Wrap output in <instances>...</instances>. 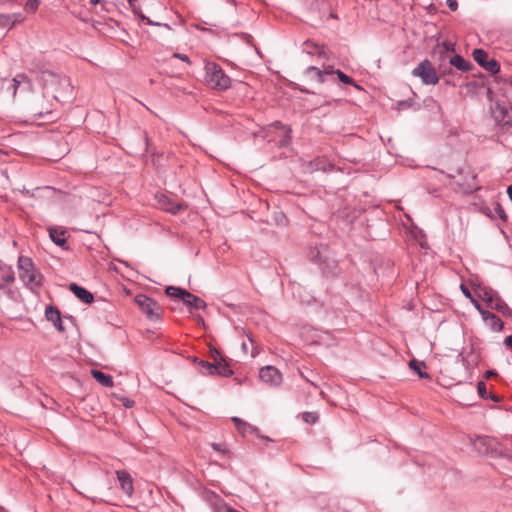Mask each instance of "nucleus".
<instances>
[{
  "label": "nucleus",
  "instance_id": "nucleus-1",
  "mask_svg": "<svg viewBox=\"0 0 512 512\" xmlns=\"http://www.w3.org/2000/svg\"><path fill=\"white\" fill-rule=\"evenodd\" d=\"M17 266L20 280L28 289L36 292L43 284V275L36 269L32 259L27 256H20Z\"/></svg>",
  "mask_w": 512,
  "mask_h": 512
},
{
  "label": "nucleus",
  "instance_id": "nucleus-2",
  "mask_svg": "<svg viewBox=\"0 0 512 512\" xmlns=\"http://www.w3.org/2000/svg\"><path fill=\"white\" fill-rule=\"evenodd\" d=\"M205 81L211 88L218 90H227L231 86L229 76L214 62L205 65Z\"/></svg>",
  "mask_w": 512,
  "mask_h": 512
},
{
  "label": "nucleus",
  "instance_id": "nucleus-3",
  "mask_svg": "<svg viewBox=\"0 0 512 512\" xmlns=\"http://www.w3.org/2000/svg\"><path fill=\"white\" fill-rule=\"evenodd\" d=\"M491 115L497 125L510 127L512 125V101L495 99L490 106Z\"/></svg>",
  "mask_w": 512,
  "mask_h": 512
},
{
  "label": "nucleus",
  "instance_id": "nucleus-4",
  "mask_svg": "<svg viewBox=\"0 0 512 512\" xmlns=\"http://www.w3.org/2000/svg\"><path fill=\"white\" fill-rule=\"evenodd\" d=\"M32 83L25 74H18L13 79H3L0 82V90L16 96L17 91L20 93H28L31 91Z\"/></svg>",
  "mask_w": 512,
  "mask_h": 512
},
{
  "label": "nucleus",
  "instance_id": "nucleus-5",
  "mask_svg": "<svg viewBox=\"0 0 512 512\" xmlns=\"http://www.w3.org/2000/svg\"><path fill=\"white\" fill-rule=\"evenodd\" d=\"M134 301L149 320L157 321L161 318L162 309L154 299L138 294Z\"/></svg>",
  "mask_w": 512,
  "mask_h": 512
},
{
  "label": "nucleus",
  "instance_id": "nucleus-6",
  "mask_svg": "<svg viewBox=\"0 0 512 512\" xmlns=\"http://www.w3.org/2000/svg\"><path fill=\"white\" fill-rule=\"evenodd\" d=\"M41 80L45 89L52 90V95L55 99H57V93L60 90H66L70 88V83L67 78L61 77L51 71H43Z\"/></svg>",
  "mask_w": 512,
  "mask_h": 512
},
{
  "label": "nucleus",
  "instance_id": "nucleus-7",
  "mask_svg": "<svg viewBox=\"0 0 512 512\" xmlns=\"http://www.w3.org/2000/svg\"><path fill=\"white\" fill-rule=\"evenodd\" d=\"M412 75L421 79L425 85H435L439 81V77L435 68L429 60H423L412 71Z\"/></svg>",
  "mask_w": 512,
  "mask_h": 512
},
{
  "label": "nucleus",
  "instance_id": "nucleus-8",
  "mask_svg": "<svg viewBox=\"0 0 512 512\" xmlns=\"http://www.w3.org/2000/svg\"><path fill=\"white\" fill-rule=\"evenodd\" d=\"M44 95H33L31 96L26 103V111L29 115L34 118L43 117L46 114L51 113L50 106L48 102L45 101Z\"/></svg>",
  "mask_w": 512,
  "mask_h": 512
},
{
  "label": "nucleus",
  "instance_id": "nucleus-9",
  "mask_svg": "<svg viewBox=\"0 0 512 512\" xmlns=\"http://www.w3.org/2000/svg\"><path fill=\"white\" fill-rule=\"evenodd\" d=\"M474 60L485 70L496 74L500 70V64L493 58H489L488 53L483 49H475L473 51Z\"/></svg>",
  "mask_w": 512,
  "mask_h": 512
},
{
  "label": "nucleus",
  "instance_id": "nucleus-10",
  "mask_svg": "<svg viewBox=\"0 0 512 512\" xmlns=\"http://www.w3.org/2000/svg\"><path fill=\"white\" fill-rule=\"evenodd\" d=\"M259 377L264 383L273 387H277L282 383V374L274 366L262 367L259 371Z\"/></svg>",
  "mask_w": 512,
  "mask_h": 512
},
{
  "label": "nucleus",
  "instance_id": "nucleus-11",
  "mask_svg": "<svg viewBox=\"0 0 512 512\" xmlns=\"http://www.w3.org/2000/svg\"><path fill=\"white\" fill-rule=\"evenodd\" d=\"M304 74L311 81H315L317 83H324L327 80L328 76L334 75V69L332 68V66L324 67L323 70L314 66H309L308 68L305 69Z\"/></svg>",
  "mask_w": 512,
  "mask_h": 512
},
{
  "label": "nucleus",
  "instance_id": "nucleus-12",
  "mask_svg": "<svg viewBox=\"0 0 512 512\" xmlns=\"http://www.w3.org/2000/svg\"><path fill=\"white\" fill-rule=\"evenodd\" d=\"M116 476L119 481L120 487L122 491L128 495L132 496L134 492L133 479L129 472L126 470H117Z\"/></svg>",
  "mask_w": 512,
  "mask_h": 512
},
{
  "label": "nucleus",
  "instance_id": "nucleus-13",
  "mask_svg": "<svg viewBox=\"0 0 512 512\" xmlns=\"http://www.w3.org/2000/svg\"><path fill=\"white\" fill-rule=\"evenodd\" d=\"M45 317L47 321L53 323L59 332H64L65 328L62 324L61 313L58 308L51 305L47 306L45 309Z\"/></svg>",
  "mask_w": 512,
  "mask_h": 512
},
{
  "label": "nucleus",
  "instance_id": "nucleus-14",
  "mask_svg": "<svg viewBox=\"0 0 512 512\" xmlns=\"http://www.w3.org/2000/svg\"><path fill=\"white\" fill-rule=\"evenodd\" d=\"M15 281L14 271L11 266L0 261V289Z\"/></svg>",
  "mask_w": 512,
  "mask_h": 512
},
{
  "label": "nucleus",
  "instance_id": "nucleus-15",
  "mask_svg": "<svg viewBox=\"0 0 512 512\" xmlns=\"http://www.w3.org/2000/svg\"><path fill=\"white\" fill-rule=\"evenodd\" d=\"M69 289L75 294V296L80 299L85 304H90L94 300V296L87 289L77 285L76 283H71L69 285Z\"/></svg>",
  "mask_w": 512,
  "mask_h": 512
},
{
  "label": "nucleus",
  "instance_id": "nucleus-16",
  "mask_svg": "<svg viewBox=\"0 0 512 512\" xmlns=\"http://www.w3.org/2000/svg\"><path fill=\"white\" fill-rule=\"evenodd\" d=\"M493 300L487 303V306L490 309L496 310L497 312L503 314L504 316H511L512 310L511 308L501 299V297L497 294L492 298Z\"/></svg>",
  "mask_w": 512,
  "mask_h": 512
},
{
  "label": "nucleus",
  "instance_id": "nucleus-17",
  "mask_svg": "<svg viewBox=\"0 0 512 512\" xmlns=\"http://www.w3.org/2000/svg\"><path fill=\"white\" fill-rule=\"evenodd\" d=\"M474 292L476 296L480 298L482 301H484L486 304L491 302L493 300L492 298L498 294L492 288L482 284L475 285Z\"/></svg>",
  "mask_w": 512,
  "mask_h": 512
},
{
  "label": "nucleus",
  "instance_id": "nucleus-18",
  "mask_svg": "<svg viewBox=\"0 0 512 512\" xmlns=\"http://www.w3.org/2000/svg\"><path fill=\"white\" fill-rule=\"evenodd\" d=\"M482 319L490 327V329L495 332L501 331L504 327L503 321L498 316L489 311L482 313Z\"/></svg>",
  "mask_w": 512,
  "mask_h": 512
},
{
  "label": "nucleus",
  "instance_id": "nucleus-19",
  "mask_svg": "<svg viewBox=\"0 0 512 512\" xmlns=\"http://www.w3.org/2000/svg\"><path fill=\"white\" fill-rule=\"evenodd\" d=\"M183 303L188 307L194 308L196 310H202L205 309L206 307V303L204 300L190 293L189 291L186 292L185 297L183 298Z\"/></svg>",
  "mask_w": 512,
  "mask_h": 512
},
{
  "label": "nucleus",
  "instance_id": "nucleus-20",
  "mask_svg": "<svg viewBox=\"0 0 512 512\" xmlns=\"http://www.w3.org/2000/svg\"><path fill=\"white\" fill-rule=\"evenodd\" d=\"M495 99H505L512 102V81L505 80L495 93Z\"/></svg>",
  "mask_w": 512,
  "mask_h": 512
},
{
  "label": "nucleus",
  "instance_id": "nucleus-21",
  "mask_svg": "<svg viewBox=\"0 0 512 512\" xmlns=\"http://www.w3.org/2000/svg\"><path fill=\"white\" fill-rule=\"evenodd\" d=\"M91 374L93 378L102 386L110 388L113 387L114 382L112 376L105 374L99 370L92 369Z\"/></svg>",
  "mask_w": 512,
  "mask_h": 512
},
{
  "label": "nucleus",
  "instance_id": "nucleus-22",
  "mask_svg": "<svg viewBox=\"0 0 512 512\" xmlns=\"http://www.w3.org/2000/svg\"><path fill=\"white\" fill-rule=\"evenodd\" d=\"M66 231L59 230L57 228H49V236L51 240L60 247H64L66 244Z\"/></svg>",
  "mask_w": 512,
  "mask_h": 512
},
{
  "label": "nucleus",
  "instance_id": "nucleus-23",
  "mask_svg": "<svg viewBox=\"0 0 512 512\" xmlns=\"http://www.w3.org/2000/svg\"><path fill=\"white\" fill-rule=\"evenodd\" d=\"M449 63L460 71L466 72L471 68V63L460 55H454L450 58Z\"/></svg>",
  "mask_w": 512,
  "mask_h": 512
},
{
  "label": "nucleus",
  "instance_id": "nucleus-24",
  "mask_svg": "<svg viewBox=\"0 0 512 512\" xmlns=\"http://www.w3.org/2000/svg\"><path fill=\"white\" fill-rule=\"evenodd\" d=\"M214 360L216 362L218 375L222 376H230L232 374V370L229 368L228 364L222 359L220 354L216 351V355L214 356Z\"/></svg>",
  "mask_w": 512,
  "mask_h": 512
},
{
  "label": "nucleus",
  "instance_id": "nucleus-25",
  "mask_svg": "<svg viewBox=\"0 0 512 512\" xmlns=\"http://www.w3.org/2000/svg\"><path fill=\"white\" fill-rule=\"evenodd\" d=\"M303 52H305L308 55H318L319 57H322L324 55L323 47H320L319 45L314 44L310 41H307L303 44Z\"/></svg>",
  "mask_w": 512,
  "mask_h": 512
},
{
  "label": "nucleus",
  "instance_id": "nucleus-26",
  "mask_svg": "<svg viewBox=\"0 0 512 512\" xmlns=\"http://www.w3.org/2000/svg\"><path fill=\"white\" fill-rule=\"evenodd\" d=\"M425 364L424 362H418L416 360H411L409 362V367L418 374V376L422 379H429L430 376L426 373V372H423L422 371V367H424Z\"/></svg>",
  "mask_w": 512,
  "mask_h": 512
},
{
  "label": "nucleus",
  "instance_id": "nucleus-27",
  "mask_svg": "<svg viewBox=\"0 0 512 512\" xmlns=\"http://www.w3.org/2000/svg\"><path fill=\"white\" fill-rule=\"evenodd\" d=\"M187 290L175 287V286H168L165 290V293L170 297L179 298L183 301V298L185 297Z\"/></svg>",
  "mask_w": 512,
  "mask_h": 512
},
{
  "label": "nucleus",
  "instance_id": "nucleus-28",
  "mask_svg": "<svg viewBox=\"0 0 512 512\" xmlns=\"http://www.w3.org/2000/svg\"><path fill=\"white\" fill-rule=\"evenodd\" d=\"M273 126L275 127H279L281 129H283V132H284V137L283 139L280 141V145L281 146H287L290 142V139H291V136H290V133H291V129L282 125L281 122H278L276 121Z\"/></svg>",
  "mask_w": 512,
  "mask_h": 512
},
{
  "label": "nucleus",
  "instance_id": "nucleus-29",
  "mask_svg": "<svg viewBox=\"0 0 512 512\" xmlns=\"http://www.w3.org/2000/svg\"><path fill=\"white\" fill-rule=\"evenodd\" d=\"M334 74L337 75L338 79L344 83V84H349V85H353L356 89H360V86L357 85L353 79L351 77H349L348 75H346L345 73H343L341 70H334Z\"/></svg>",
  "mask_w": 512,
  "mask_h": 512
},
{
  "label": "nucleus",
  "instance_id": "nucleus-30",
  "mask_svg": "<svg viewBox=\"0 0 512 512\" xmlns=\"http://www.w3.org/2000/svg\"><path fill=\"white\" fill-rule=\"evenodd\" d=\"M200 365L202 368H204L207 371V374H209V375L217 374V370L219 369V367H217L216 363H209L207 361H200Z\"/></svg>",
  "mask_w": 512,
  "mask_h": 512
},
{
  "label": "nucleus",
  "instance_id": "nucleus-31",
  "mask_svg": "<svg viewBox=\"0 0 512 512\" xmlns=\"http://www.w3.org/2000/svg\"><path fill=\"white\" fill-rule=\"evenodd\" d=\"M162 208L168 212L176 214L180 210V205L171 202L170 200L165 199V202L162 204Z\"/></svg>",
  "mask_w": 512,
  "mask_h": 512
},
{
  "label": "nucleus",
  "instance_id": "nucleus-32",
  "mask_svg": "<svg viewBox=\"0 0 512 512\" xmlns=\"http://www.w3.org/2000/svg\"><path fill=\"white\" fill-rule=\"evenodd\" d=\"M39 5H40L39 0H27V2L25 3V9L28 12L34 13L37 11Z\"/></svg>",
  "mask_w": 512,
  "mask_h": 512
},
{
  "label": "nucleus",
  "instance_id": "nucleus-33",
  "mask_svg": "<svg viewBox=\"0 0 512 512\" xmlns=\"http://www.w3.org/2000/svg\"><path fill=\"white\" fill-rule=\"evenodd\" d=\"M10 18V28L14 27L16 24L21 23L24 21V17L21 13H13V14H7Z\"/></svg>",
  "mask_w": 512,
  "mask_h": 512
},
{
  "label": "nucleus",
  "instance_id": "nucleus-34",
  "mask_svg": "<svg viewBox=\"0 0 512 512\" xmlns=\"http://www.w3.org/2000/svg\"><path fill=\"white\" fill-rule=\"evenodd\" d=\"M302 418H303V420L306 423L314 424L318 420V415L316 413H313V412H304L302 414Z\"/></svg>",
  "mask_w": 512,
  "mask_h": 512
},
{
  "label": "nucleus",
  "instance_id": "nucleus-35",
  "mask_svg": "<svg viewBox=\"0 0 512 512\" xmlns=\"http://www.w3.org/2000/svg\"><path fill=\"white\" fill-rule=\"evenodd\" d=\"M477 390H478L479 395L483 399H487L489 397V393L487 391L486 384L484 382H482V381L478 382Z\"/></svg>",
  "mask_w": 512,
  "mask_h": 512
},
{
  "label": "nucleus",
  "instance_id": "nucleus-36",
  "mask_svg": "<svg viewBox=\"0 0 512 512\" xmlns=\"http://www.w3.org/2000/svg\"><path fill=\"white\" fill-rule=\"evenodd\" d=\"M10 18L7 14H0V29L10 28Z\"/></svg>",
  "mask_w": 512,
  "mask_h": 512
},
{
  "label": "nucleus",
  "instance_id": "nucleus-37",
  "mask_svg": "<svg viewBox=\"0 0 512 512\" xmlns=\"http://www.w3.org/2000/svg\"><path fill=\"white\" fill-rule=\"evenodd\" d=\"M494 211L496 213V215L502 220V221H506L507 220V215L503 209V207L500 205V204H497L496 207L494 208Z\"/></svg>",
  "mask_w": 512,
  "mask_h": 512
},
{
  "label": "nucleus",
  "instance_id": "nucleus-38",
  "mask_svg": "<svg viewBox=\"0 0 512 512\" xmlns=\"http://www.w3.org/2000/svg\"><path fill=\"white\" fill-rule=\"evenodd\" d=\"M471 303L474 305V307L478 310V312L482 315V313H486L487 310L483 309L481 304L473 297L471 300Z\"/></svg>",
  "mask_w": 512,
  "mask_h": 512
},
{
  "label": "nucleus",
  "instance_id": "nucleus-39",
  "mask_svg": "<svg viewBox=\"0 0 512 512\" xmlns=\"http://www.w3.org/2000/svg\"><path fill=\"white\" fill-rule=\"evenodd\" d=\"M218 512H239L227 504H222L218 507Z\"/></svg>",
  "mask_w": 512,
  "mask_h": 512
},
{
  "label": "nucleus",
  "instance_id": "nucleus-40",
  "mask_svg": "<svg viewBox=\"0 0 512 512\" xmlns=\"http://www.w3.org/2000/svg\"><path fill=\"white\" fill-rule=\"evenodd\" d=\"M460 289H461L462 293L465 295V297H467L469 300H471L473 298L470 290L468 289V287L466 285L461 284Z\"/></svg>",
  "mask_w": 512,
  "mask_h": 512
},
{
  "label": "nucleus",
  "instance_id": "nucleus-41",
  "mask_svg": "<svg viewBox=\"0 0 512 512\" xmlns=\"http://www.w3.org/2000/svg\"><path fill=\"white\" fill-rule=\"evenodd\" d=\"M232 421L235 423L237 430H241L243 425H246V422L242 421L238 417H233Z\"/></svg>",
  "mask_w": 512,
  "mask_h": 512
},
{
  "label": "nucleus",
  "instance_id": "nucleus-42",
  "mask_svg": "<svg viewBox=\"0 0 512 512\" xmlns=\"http://www.w3.org/2000/svg\"><path fill=\"white\" fill-rule=\"evenodd\" d=\"M446 2H447L448 7L452 11H456L457 10V8H458L457 0H446Z\"/></svg>",
  "mask_w": 512,
  "mask_h": 512
},
{
  "label": "nucleus",
  "instance_id": "nucleus-43",
  "mask_svg": "<svg viewBox=\"0 0 512 512\" xmlns=\"http://www.w3.org/2000/svg\"><path fill=\"white\" fill-rule=\"evenodd\" d=\"M238 431H239L240 433H242V434H245V433H247V432H252V431H254V428H253L250 424L246 423V425H243V426H242V429H241V430H238Z\"/></svg>",
  "mask_w": 512,
  "mask_h": 512
},
{
  "label": "nucleus",
  "instance_id": "nucleus-44",
  "mask_svg": "<svg viewBox=\"0 0 512 512\" xmlns=\"http://www.w3.org/2000/svg\"><path fill=\"white\" fill-rule=\"evenodd\" d=\"M175 58H178L184 62L190 63V59L187 55L181 54V53H174L173 55Z\"/></svg>",
  "mask_w": 512,
  "mask_h": 512
},
{
  "label": "nucleus",
  "instance_id": "nucleus-45",
  "mask_svg": "<svg viewBox=\"0 0 512 512\" xmlns=\"http://www.w3.org/2000/svg\"><path fill=\"white\" fill-rule=\"evenodd\" d=\"M123 405L126 407V408H131L133 405H134V401L133 400H130L128 398H124L123 399Z\"/></svg>",
  "mask_w": 512,
  "mask_h": 512
},
{
  "label": "nucleus",
  "instance_id": "nucleus-46",
  "mask_svg": "<svg viewBox=\"0 0 512 512\" xmlns=\"http://www.w3.org/2000/svg\"><path fill=\"white\" fill-rule=\"evenodd\" d=\"M504 344H505L508 348H512V335H509V336H507V337L504 339Z\"/></svg>",
  "mask_w": 512,
  "mask_h": 512
},
{
  "label": "nucleus",
  "instance_id": "nucleus-47",
  "mask_svg": "<svg viewBox=\"0 0 512 512\" xmlns=\"http://www.w3.org/2000/svg\"><path fill=\"white\" fill-rule=\"evenodd\" d=\"M211 446L215 451L224 452V450H222L221 444L213 443Z\"/></svg>",
  "mask_w": 512,
  "mask_h": 512
},
{
  "label": "nucleus",
  "instance_id": "nucleus-48",
  "mask_svg": "<svg viewBox=\"0 0 512 512\" xmlns=\"http://www.w3.org/2000/svg\"><path fill=\"white\" fill-rule=\"evenodd\" d=\"M494 375H496L495 371L488 370V371H486V375L485 376H486V378H490L491 376H494Z\"/></svg>",
  "mask_w": 512,
  "mask_h": 512
},
{
  "label": "nucleus",
  "instance_id": "nucleus-49",
  "mask_svg": "<svg viewBox=\"0 0 512 512\" xmlns=\"http://www.w3.org/2000/svg\"><path fill=\"white\" fill-rule=\"evenodd\" d=\"M507 194L510 198V200L512 201V185H510L508 188H507Z\"/></svg>",
  "mask_w": 512,
  "mask_h": 512
},
{
  "label": "nucleus",
  "instance_id": "nucleus-50",
  "mask_svg": "<svg viewBox=\"0 0 512 512\" xmlns=\"http://www.w3.org/2000/svg\"><path fill=\"white\" fill-rule=\"evenodd\" d=\"M302 377H303L307 382L311 383V384H312V385H314V386H317V385L314 383V381H311L310 379H308V378L304 377V375H303V374H302Z\"/></svg>",
  "mask_w": 512,
  "mask_h": 512
},
{
  "label": "nucleus",
  "instance_id": "nucleus-51",
  "mask_svg": "<svg viewBox=\"0 0 512 512\" xmlns=\"http://www.w3.org/2000/svg\"><path fill=\"white\" fill-rule=\"evenodd\" d=\"M100 0H89L90 4L96 5L99 3Z\"/></svg>",
  "mask_w": 512,
  "mask_h": 512
},
{
  "label": "nucleus",
  "instance_id": "nucleus-52",
  "mask_svg": "<svg viewBox=\"0 0 512 512\" xmlns=\"http://www.w3.org/2000/svg\"><path fill=\"white\" fill-rule=\"evenodd\" d=\"M445 48H446V50H449V49L453 50V47L451 44H445Z\"/></svg>",
  "mask_w": 512,
  "mask_h": 512
},
{
  "label": "nucleus",
  "instance_id": "nucleus-53",
  "mask_svg": "<svg viewBox=\"0 0 512 512\" xmlns=\"http://www.w3.org/2000/svg\"><path fill=\"white\" fill-rule=\"evenodd\" d=\"M242 349H243L244 351H246V350H247V345H246V343H243V344H242Z\"/></svg>",
  "mask_w": 512,
  "mask_h": 512
},
{
  "label": "nucleus",
  "instance_id": "nucleus-54",
  "mask_svg": "<svg viewBox=\"0 0 512 512\" xmlns=\"http://www.w3.org/2000/svg\"><path fill=\"white\" fill-rule=\"evenodd\" d=\"M493 93H494V92H493V89H492V88H490V89H489V94H493Z\"/></svg>",
  "mask_w": 512,
  "mask_h": 512
}]
</instances>
